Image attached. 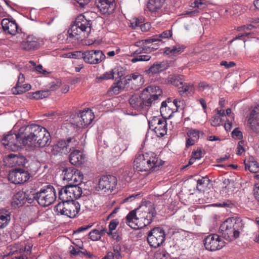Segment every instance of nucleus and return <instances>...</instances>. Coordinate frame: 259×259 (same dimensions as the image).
I'll return each instance as SVG.
<instances>
[{
  "label": "nucleus",
  "instance_id": "1",
  "mask_svg": "<svg viewBox=\"0 0 259 259\" xmlns=\"http://www.w3.org/2000/svg\"><path fill=\"white\" fill-rule=\"evenodd\" d=\"M51 142V137L46 128L37 124L24 125L17 132V149L44 148Z\"/></svg>",
  "mask_w": 259,
  "mask_h": 259
},
{
  "label": "nucleus",
  "instance_id": "2",
  "mask_svg": "<svg viewBox=\"0 0 259 259\" xmlns=\"http://www.w3.org/2000/svg\"><path fill=\"white\" fill-rule=\"evenodd\" d=\"M162 94V91L159 87L150 85L145 88L140 95L132 96L129 99V103L135 109L141 110L154 104Z\"/></svg>",
  "mask_w": 259,
  "mask_h": 259
},
{
  "label": "nucleus",
  "instance_id": "3",
  "mask_svg": "<svg viewBox=\"0 0 259 259\" xmlns=\"http://www.w3.org/2000/svg\"><path fill=\"white\" fill-rule=\"evenodd\" d=\"M92 22L85 19L83 15L78 16L75 19L73 25L68 30L67 39L69 41L82 39L87 37L91 30Z\"/></svg>",
  "mask_w": 259,
  "mask_h": 259
},
{
  "label": "nucleus",
  "instance_id": "4",
  "mask_svg": "<svg viewBox=\"0 0 259 259\" xmlns=\"http://www.w3.org/2000/svg\"><path fill=\"white\" fill-rule=\"evenodd\" d=\"M82 194V189L78 185H68L59 191V198L62 201L55 207L54 210H67L65 204L73 199L79 198Z\"/></svg>",
  "mask_w": 259,
  "mask_h": 259
},
{
  "label": "nucleus",
  "instance_id": "5",
  "mask_svg": "<svg viewBox=\"0 0 259 259\" xmlns=\"http://www.w3.org/2000/svg\"><path fill=\"white\" fill-rule=\"evenodd\" d=\"M172 35V33L170 30H166L161 33L158 36H155L152 38H150L146 39H142L137 41L134 44L131 45L130 47L132 50L134 49L135 47H138L139 48L136 50L133 55L136 54H139L141 53H148L158 49V46L156 45L154 47H152L151 45H149L156 41H161V38H167Z\"/></svg>",
  "mask_w": 259,
  "mask_h": 259
},
{
  "label": "nucleus",
  "instance_id": "6",
  "mask_svg": "<svg viewBox=\"0 0 259 259\" xmlns=\"http://www.w3.org/2000/svg\"><path fill=\"white\" fill-rule=\"evenodd\" d=\"M156 214V211H142V217H139L136 211H130L125 218V223L132 229H141L149 225Z\"/></svg>",
  "mask_w": 259,
  "mask_h": 259
},
{
  "label": "nucleus",
  "instance_id": "7",
  "mask_svg": "<svg viewBox=\"0 0 259 259\" xmlns=\"http://www.w3.org/2000/svg\"><path fill=\"white\" fill-rule=\"evenodd\" d=\"M241 226L236 223L234 218H229L220 226L219 232L223 238L231 241L239 237Z\"/></svg>",
  "mask_w": 259,
  "mask_h": 259
},
{
  "label": "nucleus",
  "instance_id": "8",
  "mask_svg": "<svg viewBox=\"0 0 259 259\" xmlns=\"http://www.w3.org/2000/svg\"><path fill=\"white\" fill-rule=\"evenodd\" d=\"M36 197L39 205L43 206H49L56 198L55 189L51 185H46L41 188L38 193H37Z\"/></svg>",
  "mask_w": 259,
  "mask_h": 259
},
{
  "label": "nucleus",
  "instance_id": "9",
  "mask_svg": "<svg viewBox=\"0 0 259 259\" xmlns=\"http://www.w3.org/2000/svg\"><path fill=\"white\" fill-rule=\"evenodd\" d=\"M149 127L153 131L157 137H161L167 133L166 120L159 116L152 117L148 121Z\"/></svg>",
  "mask_w": 259,
  "mask_h": 259
},
{
  "label": "nucleus",
  "instance_id": "10",
  "mask_svg": "<svg viewBox=\"0 0 259 259\" xmlns=\"http://www.w3.org/2000/svg\"><path fill=\"white\" fill-rule=\"evenodd\" d=\"M165 238V234L163 229L157 227L152 229L149 232L147 241L151 247L157 248L162 244Z\"/></svg>",
  "mask_w": 259,
  "mask_h": 259
},
{
  "label": "nucleus",
  "instance_id": "11",
  "mask_svg": "<svg viewBox=\"0 0 259 259\" xmlns=\"http://www.w3.org/2000/svg\"><path fill=\"white\" fill-rule=\"evenodd\" d=\"M63 179L66 180L69 184L78 185L82 182L83 176L78 169L71 167H67L63 170Z\"/></svg>",
  "mask_w": 259,
  "mask_h": 259
},
{
  "label": "nucleus",
  "instance_id": "12",
  "mask_svg": "<svg viewBox=\"0 0 259 259\" xmlns=\"http://www.w3.org/2000/svg\"><path fill=\"white\" fill-rule=\"evenodd\" d=\"M203 242L206 249L211 251L219 250L225 245L224 241L215 234L207 236Z\"/></svg>",
  "mask_w": 259,
  "mask_h": 259
},
{
  "label": "nucleus",
  "instance_id": "13",
  "mask_svg": "<svg viewBox=\"0 0 259 259\" xmlns=\"http://www.w3.org/2000/svg\"><path fill=\"white\" fill-rule=\"evenodd\" d=\"M117 180L115 176L106 175L102 176L99 181L98 188L106 193H111L116 188Z\"/></svg>",
  "mask_w": 259,
  "mask_h": 259
},
{
  "label": "nucleus",
  "instance_id": "14",
  "mask_svg": "<svg viewBox=\"0 0 259 259\" xmlns=\"http://www.w3.org/2000/svg\"><path fill=\"white\" fill-rule=\"evenodd\" d=\"M105 55L101 50H90L83 52V61L90 64H98L105 59Z\"/></svg>",
  "mask_w": 259,
  "mask_h": 259
},
{
  "label": "nucleus",
  "instance_id": "15",
  "mask_svg": "<svg viewBox=\"0 0 259 259\" xmlns=\"http://www.w3.org/2000/svg\"><path fill=\"white\" fill-rule=\"evenodd\" d=\"M22 38L23 40L19 45V48L21 50L26 51L35 50L39 48L41 46V41L33 35H27Z\"/></svg>",
  "mask_w": 259,
  "mask_h": 259
},
{
  "label": "nucleus",
  "instance_id": "16",
  "mask_svg": "<svg viewBox=\"0 0 259 259\" xmlns=\"http://www.w3.org/2000/svg\"><path fill=\"white\" fill-rule=\"evenodd\" d=\"M145 156L148 173L157 170L163 164V161L154 153H145Z\"/></svg>",
  "mask_w": 259,
  "mask_h": 259
},
{
  "label": "nucleus",
  "instance_id": "17",
  "mask_svg": "<svg viewBox=\"0 0 259 259\" xmlns=\"http://www.w3.org/2000/svg\"><path fill=\"white\" fill-rule=\"evenodd\" d=\"M96 4L99 12L105 15L112 14L116 7L115 0H96Z\"/></svg>",
  "mask_w": 259,
  "mask_h": 259
},
{
  "label": "nucleus",
  "instance_id": "18",
  "mask_svg": "<svg viewBox=\"0 0 259 259\" xmlns=\"http://www.w3.org/2000/svg\"><path fill=\"white\" fill-rule=\"evenodd\" d=\"M16 124L14 125L13 130L10 131L7 135H4L2 139V144L5 148L14 152L16 151Z\"/></svg>",
  "mask_w": 259,
  "mask_h": 259
},
{
  "label": "nucleus",
  "instance_id": "19",
  "mask_svg": "<svg viewBox=\"0 0 259 259\" xmlns=\"http://www.w3.org/2000/svg\"><path fill=\"white\" fill-rule=\"evenodd\" d=\"M257 107L250 112L247 123L250 129L255 133L259 132V113Z\"/></svg>",
  "mask_w": 259,
  "mask_h": 259
},
{
  "label": "nucleus",
  "instance_id": "20",
  "mask_svg": "<svg viewBox=\"0 0 259 259\" xmlns=\"http://www.w3.org/2000/svg\"><path fill=\"white\" fill-rule=\"evenodd\" d=\"M167 68V65L164 62H157L151 65L148 69L144 71V73L151 76L154 74L159 73L165 70Z\"/></svg>",
  "mask_w": 259,
  "mask_h": 259
},
{
  "label": "nucleus",
  "instance_id": "21",
  "mask_svg": "<svg viewBox=\"0 0 259 259\" xmlns=\"http://www.w3.org/2000/svg\"><path fill=\"white\" fill-rule=\"evenodd\" d=\"M200 134H203V133L196 129L191 128L188 130L187 132L188 138L186 142V147L189 148L197 142L200 138Z\"/></svg>",
  "mask_w": 259,
  "mask_h": 259
},
{
  "label": "nucleus",
  "instance_id": "22",
  "mask_svg": "<svg viewBox=\"0 0 259 259\" xmlns=\"http://www.w3.org/2000/svg\"><path fill=\"white\" fill-rule=\"evenodd\" d=\"M134 168L139 171L148 172L145 153H138L134 162Z\"/></svg>",
  "mask_w": 259,
  "mask_h": 259
},
{
  "label": "nucleus",
  "instance_id": "23",
  "mask_svg": "<svg viewBox=\"0 0 259 259\" xmlns=\"http://www.w3.org/2000/svg\"><path fill=\"white\" fill-rule=\"evenodd\" d=\"M4 162L8 166L13 167L9 172L8 175V180L11 183L16 185V161H15L14 159L9 160V158L6 157V158L4 159Z\"/></svg>",
  "mask_w": 259,
  "mask_h": 259
},
{
  "label": "nucleus",
  "instance_id": "24",
  "mask_svg": "<svg viewBox=\"0 0 259 259\" xmlns=\"http://www.w3.org/2000/svg\"><path fill=\"white\" fill-rule=\"evenodd\" d=\"M125 81L128 83L135 85V88H139L144 82L142 75L138 73L129 74L125 77Z\"/></svg>",
  "mask_w": 259,
  "mask_h": 259
},
{
  "label": "nucleus",
  "instance_id": "25",
  "mask_svg": "<svg viewBox=\"0 0 259 259\" xmlns=\"http://www.w3.org/2000/svg\"><path fill=\"white\" fill-rule=\"evenodd\" d=\"M84 155L80 150H73L70 154L69 161L74 165H79L82 164L84 160Z\"/></svg>",
  "mask_w": 259,
  "mask_h": 259
},
{
  "label": "nucleus",
  "instance_id": "26",
  "mask_svg": "<svg viewBox=\"0 0 259 259\" xmlns=\"http://www.w3.org/2000/svg\"><path fill=\"white\" fill-rule=\"evenodd\" d=\"M51 153L54 155L68 154L65 140H60L56 144L53 145Z\"/></svg>",
  "mask_w": 259,
  "mask_h": 259
},
{
  "label": "nucleus",
  "instance_id": "27",
  "mask_svg": "<svg viewBox=\"0 0 259 259\" xmlns=\"http://www.w3.org/2000/svg\"><path fill=\"white\" fill-rule=\"evenodd\" d=\"M80 113L83 127H86L93 121L95 117L94 114L89 109L80 111Z\"/></svg>",
  "mask_w": 259,
  "mask_h": 259
},
{
  "label": "nucleus",
  "instance_id": "28",
  "mask_svg": "<svg viewBox=\"0 0 259 259\" xmlns=\"http://www.w3.org/2000/svg\"><path fill=\"white\" fill-rule=\"evenodd\" d=\"M160 111L162 117V118L165 119L170 118L172 116V114L175 112L170 108V106H168L166 101H163L161 103Z\"/></svg>",
  "mask_w": 259,
  "mask_h": 259
},
{
  "label": "nucleus",
  "instance_id": "29",
  "mask_svg": "<svg viewBox=\"0 0 259 259\" xmlns=\"http://www.w3.org/2000/svg\"><path fill=\"white\" fill-rule=\"evenodd\" d=\"M30 178V174L27 170L17 167V184L26 182Z\"/></svg>",
  "mask_w": 259,
  "mask_h": 259
},
{
  "label": "nucleus",
  "instance_id": "30",
  "mask_svg": "<svg viewBox=\"0 0 259 259\" xmlns=\"http://www.w3.org/2000/svg\"><path fill=\"white\" fill-rule=\"evenodd\" d=\"M2 26L3 31L6 34H8L11 37L15 36L16 34V29L14 28H10V20L9 18H4L1 22Z\"/></svg>",
  "mask_w": 259,
  "mask_h": 259
},
{
  "label": "nucleus",
  "instance_id": "31",
  "mask_svg": "<svg viewBox=\"0 0 259 259\" xmlns=\"http://www.w3.org/2000/svg\"><path fill=\"white\" fill-rule=\"evenodd\" d=\"M167 83H170L175 86L178 87L183 84V76L177 74L169 75L166 79Z\"/></svg>",
  "mask_w": 259,
  "mask_h": 259
},
{
  "label": "nucleus",
  "instance_id": "32",
  "mask_svg": "<svg viewBox=\"0 0 259 259\" xmlns=\"http://www.w3.org/2000/svg\"><path fill=\"white\" fill-rule=\"evenodd\" d=\"M163 6L155 0H149L147 3V8L152 13H158Z\"/></svg>",
  "mask_w": 259,
  "mask_h": 259
},
{
  "label": "nucleus",
  "instance_id": "33",
  "mask_svg": "<svg viewBox=\"0 0 259 259\" xmlns=\"http://www.w3.org/2000/svg\"><path fill=\"white\" fill-rule=\"evenodd\" d=\"M245 169H248L251 172L255 173L259 170V165L256 161L244 160Z\"/></svg>",
  "mask_w": 259,
  "mask_h": 259
},
{
  "label": "nucleus",
  "instance_id": "34",
  "mask_svg": "<svg viewBox=\"0 0 259 259\" xmlns=\"http://www.w3.org/2000/svg\"><path fill=\"white\" fill-rule=\"evenodd\" d=\"M138 48L137 50L139 48ZM136 50V49H135L134 51L131 54V56L133 57V58L131 59V62L133 63H136L137 62H142V61H148L150 60L151 57V56L149 55H139L141 54H136L135 55H133V54L134 53V52Z\"/></svg>",
  "mask_w": 259,
  "mask_h": 259
},
{
  "label": "nucleus",
  "instance_id": "35",
  "mask_svg": "<svg viewBox=\"0 0 259 259\" xmlns=\"http://www.w3.org/2000/svg\"><path fill=\"white\" fill-rule=\"evenodd\" d=\"M140 209L143 210L147 209V210H153L155 208L154 206V204L151 202L146 200H143L139 206L134 208L133 210H138Z\"/></svg>",
  "mask_w": 259,
  "mask_h": 259
},
{
  "label": "nucleus",
  "instance_id": "36",
  "mask_svg": "<svg viewBox=\"0 0 259 259\" xmlns=\"http://www.w3.org/2000/svg\"><path fill=\"white\" fill-rule=\"evenodd\" d=\"M71 123L78 128H84L82 119H81L80 111L76 113L72 116L71 119Z\"/></svg>",
  "mask_w": 259,
  "mask_h": 259
},
{
  "label": "nucleus",
  "instance_id": "37",
  "mask_svg": "<svg viewBox=\"0 0 259 259\" xmlns=\"http://www.w3.org/2000/svg\"><path fill=\"white\" fill-rule=\"evenodd\" d=\"M194 87L193 85L185 84L179 89L180 95L184 96L185 95L191 94L193 92Z\"/></svg>",
  "mask_w": 259,
  "mask_h": 259
},
{
  "label": "nucleus",
  "instance_id": "38",
  "mask_svg": "<svg viewBox=\"0 0 259 259\" xmlns=\"http://www.w3.org/2000/svg\"><path fill=\"white\" fill-rule=\"evenodd\" d=\"M103 231V230L100 231L97 229H94L90 232L89 234V238L94 241H98L101 239Z\"/></svg>",
  "mask_w": 259,
  "mask_h": 259
},
{
  "label": "nucleus",
  "instance_id": "39",
  "mask_svg": "<svg viewBox=\"0 0 259 259\" xmlns=\"http://www.w3.org/2000/svg\"><path fill=\"white\" fill-rule=\"evenodd\" d=\"M124 88L122 82L121 80H118L114 83L110 89V92H112L114 94H118L120 91Z\"/></svg>",
  "mask_w": 259,
  "mask_h": 259
},
{
  "label": "nucleus",
  "instance_id": "40",
  "mask_svg": "<svg viewBox=\"0 0 259 259\" xmlns=\"http://www.w3.org/2000/svg\"><path fill=\"white\" fill-rule=\"evenodd\" d=\"M26 194L24 192H17V207L20 208L27 201Z\"/></svg>",
  "mask_w": 259,
  "mask_h": 259
},
{
  "label": "nucleus",
  "instance_id": "41",
  "mask_svg": "<svg viewBox=\"0 0 259 259\" xmlns=\"http://www.w3.org/2000/svg\"><path fill=\"white\" fill-rule=\"evenodd\" d=\"M66 144V148L68 153L76 147L77 145V142L74 138H69L65 140Z\"/></svg>",
  "mask_w": 259,
  "mask_h": 259
},
{
  "label": "nucleus",
  "instance_id": "42",
  "mask_svg": "<svg viewBox=\"0 0 259 259\" xmlns=\"http://www.w3.org/2000/svg\"><path fill=\"white\" fill-rule=\"evenodd\" d=\"M11 220L10 214H3L0 212V229L6 227Z\"/></svg>",
  "mask_w": 259,
  "mask_h": 259
},
{
  "label": "nucleus",
  "instance_id": "43",
  "mask_svg": "<svg viewBox=\"0 0 259 259\" xmlns=\"http://www.w3.org/2000/svg\"><path fill=\"white\" fill-rule=\"evenodd\" d=\"M212 206L223 207L225 209L230 208L232 209L235 206L234 204L231 201L227 200L225 202H222L216 203L211 204Z\"/></svg>",
  "mask_w": 259,
  "mask_h": 259
},
{
  "label": "nucleus",
  "instance_id": "44",
  "mask_svg": "<svg viewBox=\"0 0 259 259\" xmlns=\"http://www.w3.org/2000/svg\"><path fill=\"white\" fill-rule=\"evenodd\" d=\"M31 89V85L28 83L24 84H19L17 83V95L21 94L28 91Z\"/></svg>",
  "mask_w": 259,
  "mask_h": 259
},
{
  "label": "nucleus",
  "instance_id": "45",
  "mask_svg": "<svg viewBox=\"0 0 259 259\" xmlns=\"http://www.w3.org/2000/svg\"><path fill=\"white\" fill-rule=\"evenodd\" d=\"M173 103L176 107L177 111H178L180 110H183L185 106V101L183 99H175L173 101Z\"/></svg>",
  "mask_w": 259,
  "mask_h": 259
},
{
  "label": "nucleus",
  "instance_id": "46",
  "mask_svg": "<svg viewBox=\"0 0 259 259\" xmlns=\"http://www.w3.org/2000/svg\"><path fill=\"white\" fill-rule=\"evenodd\" d=\"M66 56L69 58L83 59V52L75 51L73 52H69L66 54Z\"/></svg>",
  "mask_w": 259,
  "mask_h": 259
},
{
  "label": "nucleus",
  "instance_id": "47",
  "mask_svg": "<svg viewBox=\"0 0 259 259\" xmlns=\"http://www.w3.org/2000/svg\"><path fill=\"white\" fill-rule=\"evenodd\" d=\"M209 180L207 178H202L200 179L197 180V189L201 191L203 188L205 187H206L208 184Z\"/></svg>",
  "mask_w": 259,
  "mask_h": 259
},
{
  "label": "nucleus",
  "instance_id": "48",
  "mask_svg": "<svg viewBox=\"0 0 259 259\" xmlns=\"http://www.w3.org/2000/svg\"><path fill=\"white\" fill-rule=\"evenodd\" d=\"M57 215H63L69 218H76L79 211H57Z\"/></svg>",
  "mask_w": 259,
  "mask_h": 259
},
{
  "label": "nucleus",
  "instance_id": "49",
  "mask_svg": "<svg viewBox=\"0 0 259 259\" xmlns=\"http://www.w3.org/2000/svg\"><path fill=\"white\" fill-rule=\"evenodd\" d=\"M27 162L28 160L25 156L21 155H17V165L25 167V165Z\"/></svg>",
  "mask_w": 259,
  "mask_h": 259
},
{
  "label": "nucleus",
  "instance_id": "50",
  "mask_svg": "<svg viewBox=\"0 0 259 259\" xmlns=\"http://www.w3.org/2000/svg\"><path fill=\"white\" fill-rule=\"evenodd\" d=\"M222 122V118L217 115H214L210 120L211 125L213 126H219Z\"/></svg>",
  "mask_w": 259,
  "mask_h": 259
},
{
  "label": "nucleus",
  "instance_id": "51",
  "mask_svg": "<svg viewBox=\"0 0 259 259\" xmlns=\"http://www.w3.org/2000/svg\"><path fill=\"white\" fill-rule=\"evenodd\" d=\"M210 88V86L205 81H201L199 83L198 89L200 92H203L205 90H208Z\"/></svg>",
  "mask_w": 259,
  "mask_h": 259
},
{
  "label": "nucleus",
  "instance_id": "52",
  "mask_svg": "<svg viewBox=\"0 0 259 259\" xmlns=\"http://www.w3.org/2000/svg\"><path fill=\"white\" fill-rule=\"evenodd\" d=\"M131 25L133 27H139V26L141 27V29L142 30L143 29V27H146V25H147L148 27H149V24H144V26L142 27V22L137 18L134 19L133 22L131 23Z\"/></svg>",
  "mask_w": 259,
  "mask_h": 259
},
{
  "label": "nucleus",
  "instance_id": "53",
  "mask_svg": "<svg viewBox=\"0 0 259 259\" xmlns=\"http://www.w3.org/2000/svg\"><path fill=\"white\" fill-rule=\"evenodd\" d=\"M117 225V223L114 220H112L109 225V231L107 232L108 235L112 234V231L114 230Z\"/></svg>",
  "mask_w": 259,
  "mask_h": 259
},
{
  "label": "nucleus",
  "instance_id": "54",
  "mask_svg": "<svg viewBox=\"0 0 259 259\" xmlns=\"http://www.w3.org/2000/svg\"><path fill=\"white\" fill-rule=\"evenodd\" d=\"M232 135L233 138L240 140L243 138L242 132L239 130L238 128H235L232 132Z\"/></svg>",
  "mask_w": 259,
  "mask_h": 259
},
{
  "label": "nucleus",
  "instance_id": "55",
  "mask_svg": "<svg viewBox=\"0 0 259 259\" xmlns=\"http://www.w3.org/2000/svg\"><path fill=\"white\" fill-rule=\"evenodd\" d=\"M184 48L182 46L177 45L172 47V55L176 56L182 52Z\"/></svg>",
  "mask_w": 259,
  "mask_h": 259
},
{
  "label": "nucleus",
  "instance_id": "56",
  "mask_svg": "<svg viewBox=\"0 0 259 259\" xmlns=\"http://www.w3.org/2000/svg\"><path fill=\"white\" fill-rule=\"evenodd\" d=\"M69 249L70 253L72 255L81 256V255H82L83 254V252L82 251H81L79 250H77L75 248V247L72 245H71L69 247Z\"/></svg>",
  "mask_w": 259,
  "mask_h": 259
},
{
  "label": "nucleus",
  "instance_id": "57",
  "mask_svg": "<svg viewBox=\"0 0 259 259\" xmlns=\"http://www.w3.org/2000/svg\"><path fill=\"white\" fill-rule=\"evenodd\" d=\"M220 65L221 66H224L226 68H229L234 67L236 65V64L234 62L230 61L228 62L226 61H222L220 63Z\"/></svg>",
  "mask_w": 259,
  "mask_h": 259
},
{
  "label": "nucleus",
  "instance_id": "58",
  "mask_svg": "<svg viewBox=\"0 0 259 259\" xmlns=\"http://www.w3.org/2000/svg\"><path fill=\"white\" fill-rule=\"evenodd\" d=\"M66 204L70 205L71 207L74 206L76 210H79L80 209V205L78 201H76V199H73Z\"/></svg>",
  "mask_w": 259,
  "mask_h": 259
},
{
  "label": "nucleus",
  "instance_id": "59",
  "mask_svg": "<svg viewBox=\"0 0 259 259\" xmlns=\"http://www.w3.org/2000/svg\"><path fill=\"white\" fill-rule=\"evenodd\" d=\"M24 251L25 254L24 255H20L19 257H17V259H28L27 255L30 254L31 253L30 247H25Z\"/></svg>",
  "mask_w": 259,
  "mask_h": 259
},
{
  "label": "nucleus",
  "instance_id": "60",
  "mask_svg": "<svg viewBox=\"0 0 259 259\" xmlns=\"http://www.w3.org/2000/svg\"><path fill=\"white\" fill-rule=\"evenodd\" d=\"M39 91H36L34 93H28L29 96H28V97L30 99H34L36 100L41 99V97L39 96Z\"/></svg>",
  "mask_w": 259,
  "mask_h": 259
},
{
  "label": "nucleus",
  "instance_id": "61",
  "mask_svg": "<svg viewBox=\"0 0 259 259\" xmlns=\"http://www.w3.org/2000/svg\"><path fill=\"white\" fill-rule=\"evenodd\" d=\"M195 160H199L202 157V151L199 149L196 151H193L191 155Z\"/></svg>",
  "mask_w": 259,
  "mask_h": 259
},
{
  "label": "nucleus",
  "instance_id": "62",
  "mask_svg": "<svg viewBox=\"0 0 259 259\" xmlns=\"http://www.w3.org/2000/svg\"><path fill=\"white\" fill-rule=\"evenodd\" d=\"M113 78L114 75L112 72H106L100 77L101 79H109Z\"/></svg>",
  "mask_w": 259,
  "mask_h": 259
},
{
  "label": "nucleus",
  "instance_id": "63",
  "mask_svg": "<svg viewBox=\"0 0 259 259\" xmlns=\"http://www.w3.org/2000/svg\"><path fill=\"white\" fill-rule=\"evenodd\" d=\"M195 7L203 9L206 7V5L201 0H196L194 2Z\"/></svg>",
  "mask_w": 259,
  "mask_h": 259
},
{
  "label": "nucleus",
  "instance_id": "64",
  "mask_svg": "<svg viewBox=\"0 0 259 259\" xmlns=\"http://www.w3.org/2000/svg\"><path fill=\"white\" fill-rule=\"evenodd\" d=\"M8 255L9 256L15 254L16 252V247L14 246H9L7 247Z\"/></svg>",
  "mask_w": 259,
  "mask_h": 259
}]
</instances>
